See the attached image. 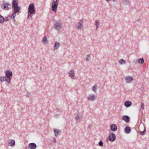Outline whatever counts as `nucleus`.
I'll list each match as a JSON object with an SVG mask.
<instances>
[{"instance_id":"obj_1","label":"nucleus","mask_w":149,"mask_h":149,"mask_svg":"<svg viewBox=\"0 0 149 149\" xmlns=\"http://www.w3.org/2000/svg\"><path fill=\"white\" fill-rule=\"evenodd\" d=\"M36 12L34 4V3L30 4L28 8V18L31 19L32 18L33 15H34Z\"/></svg>"},{"instance_id":"obj_2","label":"nucleus","mask_w":149,"mask_h":149,"mask_svg":"<svg viewBox=\"0 0 149 149\" xmlns=\"http://www.w3.org/2000/svg\"><path fill=\"white\" fill-rule=\"evenodd\" d=\"M12 6L13 9V12L16 13L19 12L20 10V7L18 6L17 0H12Z\"/></svg>"},{"instance_id":"obj_3","label":"nucleus","mask_w":149,"mask_h":149,"mask_svg":"<svg viewBox=\"0 0 149 149\" xmlns=\"http://www.w3.org/2000/svg\"><path fill=\"white\" fill-rule=\"evenodd\" d=\"M6 77L8 79L7 86H8L10 83V81L12 78V73L11 71L8 70L6 72Z\"/></svg>"},{"instance_id":"obj_4","label":"nucleus","mask_w":149,"mask_h":149,"mask_svg":"<svg viewBox=\"0 0 149 149\" xmlns=\"http://www.w3.org/2000/svg\"><path fill=\"white\" fill-rule=\"evenodd\" d=\"M83 19H80L75 25V26L78 30H81L83 28Z\"/></svg>"},{"instance_id":"obj_5","label":"nucleus","mask_w":149,"mask_h":149,"mask_svg":"<svg viewBox=\"0 0 149 149\" xmlns=\"http://www.w3.org/2000/svg\"><path fill=\"white\" fill-rule=\"evenodd\" d=\"M1 8L3 10H8L11 8V5L10 3L4 2L1 5Z\"/></svg>"},{"instance_id":"obj_6","label":"nucleus","mask_w":149,"mask_h":149,"mask_svg":"<svg viewBox=\"0 0 149 149\" xmlns=\"http://www.w3.org/2000/svg\"><path fill=\"white\" fill-rule=\"evenodd\" d=\"M59 3V0H53L52 8V11L56 13V11L57 6Z\"/></svg>"},{"instance_id":"obj_7","label":"nucleus","mask_w":149,"mask_h":149,"mask_svg":"<svg viewBox=\"0 0 149 149\" xmlns=\"http://www.w3.org/2000/svg\"><path fill=\"white\" fill-rule=\"evenodd\" d=\"M54 27L57 31H59L62 28V24L58 21L54 22Z\"/></svg>"},{"instance_id":"obj_8","label":"nucleus","mask_w":149,"mask_h":149,"mask_svg":"<svg viewBox=\"0 0 149 149\" xmlns=\"http://www.w3.org/2000/svg\"><path fill=\"white\" fill-rule=\"evenodd\" d=\"M96 98L97 97L95 95L93 94H90L88 96L87 100L93 102L96 99Z\"/></svg>"},{"instance_id":"obj_9","label":"nucleus","mask_w":149,"mask_h":149,"mask_svg":"<svg viewBox=\"0 0 149 149\" xmlns=\"http://www.w3.org/2000/svg\"><path fill=\"white\" fill-rule=\"evenodd\" d=\"M133 78L132 76H128L126 77L125 80L127 83H130L133 81Z\"/></svg>"},{"instance_id":"obj_10","label":"nucleus","mask_w":149,"mask_h":149,"mask_svg":"<svg viewBox=\"0 0 149 149\" xmlns=\"http://www.w3.org/2000/svg\"><path fill=\"white\" fill-rule=\"evenodd\" d=\"M108 139L110 141H114L116 139V136L114 134H110L109 136Z\"/></svg>"},{"instance_id":"obj_11","label":"nucleus","mask_w":149,"mask_h":149,"mask_svg":"<svg viewBox=\"0 0 149 149\" xmlns=\"http://www.w3.org/2000/svg\"><path fill=\"white\" fill-rule=\"evenodd\" d=\"M82 118V116L81 115H80L79 114V113H78L77 114V115L75 116V119L76 120L77 122H79L81 119Z\"/></svg>"},{"instance_id":"obj_12","label":"nucleus","mask_w":149,"mask_h":149,"mask_svg":"<svg viewBox=\"0 0 149 149\" xmlns=\"http://www.w3.org/2000/svg\"><path fill=\"white\" fill-rule=\"evenodd\" d=\"M61 46L60 44L58 42H55L54 49V50L58 49Z\"/></svg>"},{"instance_id":"obj_13","label":"nucleus","mask_w":149,"mask_h":149,"mask_svg":"<svg viewBox=\"0 0 149 149\" xmlns=\"http://www.w3.org/2000/svg\"><path fill=\"white\" fill-rule=\"evenodd\" d=\"M29 147L31 149H35L37 147V145L34 143H31L29 144Z\"/></svg>"},{"instance_id":"obj_14","label":"nucleus","mask_w":149,"mask_h":149,"mask_svg":"<svg viewBox=\"0 0 149 149\" xmlns=\"http://www.w3.org/2000/svg\"><path fill=\"white\" fill-rule=\"evenodd\" d=\"M122 119L126 123H128L130 121V118L127 116H123Z\"/></svg>"},{"instance_id":"obj_15","label":"nucleus","mask_w":149,"mask_h":149,"mask_svg":"<svg viewBox=\"0 0 149 149\" xmlns=\"http://www.w3.org/2000/svg\"><path fill=\"white\" fill-rule=\"evenodd\" d=\"M111 130L113 131H116L117 129L116 125L115 124H112L110 125Z\"/></svg>"},{"instance_id":"obj_16","label":"nucleus","mask_w":149,"mask_h":149,"mask_svg":"<svg viewBox=\"0 0 149 149\" xmlns=\"http://www.w3.org/2000/svg\"><path fill=\"white\" fill-rule=\"evenodd\" d=\"M8 145L10 146L13 147L15 145V141L13 139L10 140V141L8 143Z\"/></svg>"},{"instance_id":"obj_17","label":"nucleus","mask_w":149,"mask_h":149,"mask_svg":"<svg viewBox=\"0 0 149 149\" xmlns=\"http://www.w3.org/2000/svg\"><path fill=\"white\" fill-rule=\"evenodd\" d=\"M54 132L55 136H57L61 134V131L55 129L54 130Z\"/></svg>"},{"instance_id":"obj_18","label":"nucleus","mask_w":149,"mask_h":149,"mask_svg":"<svg viewBox=\"0 0 149 149\" xmlns=\"http://www.w3.org/2000/svg\"><path fill=\"white\" fill-rule=\"evenodd\" d=\"M132 105V103L130 101H127L124 103V105L126 107H129Z\"/></svg>"},{"instance_id":"obj_19","label":"nucleus","mask_w":149,"mask_h":149,"mask_svg":"<svg viewBox=\"0 0 149 149\" xmlns=\"http://www.w3.org/2000/svg\"><path fill=\"white\" fill-rule=\"evenodd\" d=\"M131 131V129L130 127L126 126L125 129V132L127 134H129Z\"/></svg>"},{"instance_id":"obj_20","label":"nucleus","mask_w":149,"mask_h":149,"mask_svg":"<svg viewBox=\"0 0 149 149\" xmlns=\"http://www.w3.org/2000/svg\"><path fill=\"white\" fill-rule=\"evenodd\" d=\"M0 79L1 82H3L5 81H6L7 83H6L7 85L8 84V79H7V78L6 76H4L3 77L2 76L0 78Z\"/></svg>"},{"instance_id":"obj_21","label":"nucleus","mask_w":149,"mask_h":149,"mask_svg":"<svg viewBox=\"0 0 149 149\" xmlns=\"http://www.w3.org/2000/svg\"><path fill=\"white\" fill-rule=\"evenodd\" d=\"M42 42L45 44H47L48 43V40L46 36H44L42 39Z\"/></svg>"},{"instance_id":"obj_22","label":"nucleus","mask_w":149,"mask_h":149,"mask_svg":"<svg viewBox=\"0 0 149 149\" xmlns=\"http://www.w3.org/2000/svg\"><path fill=\"white\" fill-rule=\"evenodd\" d=\"M119 63L121 65L125 64L126 61L123 59H120L118 61Z\"/></svg>"},{"instance_id":"obj_23","label":"nucleus","mask_w":149,"mask_h":149,"mask_svg":"<svg viewBox=\"0 0 149 149\" xmlns=\"http://www.w3.org/2000/svg\"><path fill=\"white\" fill-rule=\"evenodd\" d=\"M4 22H5V18L1 15H0V23L2 24Z\"/></svg>"},{"instance_id":"obj_24","label":"nucleus","mask_w":149,"mask_h":149,"mask_svg":"<svg viewBox=\"0 0 149 149\" xmlns=\"http://www.w3.org/2000/svg\"><path fill=\"white\" fill-rule=\"evenodd\" d=\"M74 71L73 70H71L70 71L69 73V74L70 76L72 77H73L74 75Z\"/></svg>"},{"instance_id":"obj_25","label":"nucleus","mask_w":149,"mask_h":149,"mask_svg":"<svg viewBox=\"0 0 149 149\" xmlns=\"http://www.w3.org/2000/svg\"><path fill=\"white\" fill-rule=\"evenodd\" d=\"M138 62L139 63V64H143L144 62L143 58H139L138 60Z\"/></svg>"},{"instance_id":"obj_26","label":"nucleus","mask_w":149,"mask_h":149,"mask_svg":"<svg viewBox=\"0 0 149 149\" xmlns=\"http://www.w3.org/2000/svg\"><path fill=\"white\" fill-rule=\"evenodd\" d=\"M95 26H96V29L97 30L99 27V21L97 20H96L95 21Z\"/></svg>"},{"instance_id":"obj_27","label":"nucleus","mask_w":149,"mask_h":149,"mask_svg":"<svg viewBox=\"0 0 149 149\" xmlns=\"http://www.w3.org/2000/svg\"><path fill=\"white\" fill-rule=\"evenodd\" d=\"M123 2L124 4L125 5H128L130 3L129 0H123Z\"/></svg>"},{"instance_id":"obj_28","label":"nucleus","mask_w":149,"mask_h":149,"mask_svg":"<svg viewBox=\"0 0 149 149\" xmlns=\"http://www.w3.org/2000/svg\"><path fill=\"white\" fill-rule=\"evenodd\" d=\"M16 15V13H14V12H13V13L11 15V18L12 19H13L14 22H15V16Z\"/></svg>"},{"instance_id":"obj_29","label":"nucleus","mask_w":149,"mask_h":149,"mask_svg":"<svg viewBox=\"0 0 149 149\" xmlns=\"http://www.w3.org/2000/svg\"><path fill=\"white\" fill-rule=\"evenodd\" d=\"M91 57V55L90 54H88L86 56V61L88 62L89 61V59Z\"/></svg>"},{"instance_id":"obj_30","label":"nucleus","mask_w":149,"mask_h":149,"mask_svg":"<svg viewBox=\"0 0 149 149\" xmlns=\"http://www.w3.org/2000/svg\"><path fill=\"white\" fill-rule=\"evenodd\" d=\"M146 132V130L145 128L144 127V130L142 132H140L139 133L141 135H143L145 134Z\"/></svg>"},{"instance_id":"obj_31","label":"nucleus","mask_w":149,"mask_h":149,"mask_svg":"<svg viewBox=\"0 0 149 149\" xmlns=\"http://www.w3.org/2000/svg\"><path fill=\"white\" fill-rule=\"evenodd\" d=\"M97 87V85H95L93 86L92 88V90L94 92H95L96 91V88Z\"/></svg>"},{"instance_id":"obj_32","label":"nucleus","mask_w":149,"mask_h":149,"mask_svg":"<svg viewBox=\"0 0 149 149\" xmlns=\"http://www.w3.org/2000/svg\"><path fill=\"white\" fill-rule=\"evenodd\" d=\"M99 145L100 146H103V143L102 141H100L99 143Z\"/></svg>"},{"instance_id":"obj_33","label":"nucleus","mask_w":149,"mask_h":149,"mask_svg":"<svg viewBox=\"0 0 149 149\" xmlns=\"http://www.w3.org/2000/svg\"><path fill=\"white\" fill-rule=\"evenodd\" d=\"M141 108L142 109H143L144 108V104L143 103H141Z\"/></svg>"},{"instance_id":"obj_34","label":"nucleus","mask_w":149,"mask_h":149,"mask_svg":"<svg viewBox=\"0 0 149 149\" xmlns=\"http://www.w3.org/2000/svg\"><path fill=\"white\" fill-rule=\"evenodd\" d=\"M133 62L135 64H136L138 63V61L137 60H135L133 61Z\"/></svg>"},{"instance_id":"obj_35","label":"nucleus","mask_w":149,"mask_h":149,"mask_svg":"<svg viewBox=\"0 0 149 149\" xmlns=\"http://www.w3.org/2000/svg\"><path fill=\"white\" fill-rule=\"evenodd\" d=\"M9 20V19L8 18V17H6L5 19V22L8 21Z\"/></svg>"},{"instance_id":"obj_36","label":"nucleus","mask_w":149,"mask_h":149,"mask_svg":"<svg viewBox=\"0 0 149 149\" xmlns=\"http://www.w3.org/2000/svg\"><path fill=\"white\" fill-rule=\"evenodd\" d=\"M111 0L114 2H115L116 0Z\"/></svg>"},{"instance_id":"obj_37","label":"nucleus","mask_w":149,"mask_h":149,"mask_svg":"<svg viewBox=\"0 0 149 149\" xmlns=\"http://www.w3.org/2000/svg\"><path fill=\"white\" fill-rule=\"evenodd\" d=\"M58 116V115L56 114V115H55V117H57Z\"/></svg>"},{"instance_id":"obj_38","label":"nucleus","mask_w":149,"mask_h":149,"mask_svg":"<svg viewBox=\"0 0 149 149\" xmlns=\"http://www.w3.org/2000/svg\"><path fill=\"white\" fill-rule=\"evenodd\" d=\"M107 1H110V0H105Z\"/></svg>"}]
</instances>
